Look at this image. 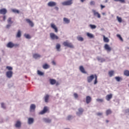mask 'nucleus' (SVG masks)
I'll return each instance as SVG.
<instances>
[{
    "mask_svg": "<svg viewBox=\"0 0 129 129\" xmlns=\"http://www.w3.org/2000/svg\"><path fill=\"white\" fill-rule=\"evenodd\" d=\"M77 39L78 40V41H81V42H82V41H83L84 40L82 37H80V36H78L77 37Z\"/></svg>",
    "mask_w": 129,
    "mask_h": 129,
    "instance_id": "41",
    "label": "nucleus"
},
{
    "mask_svg": "<svg viewBox=\"0 0 129 129\" xmlns=\"http://www.w3.org/2000/svg\"><path fill=\"white\" fill-rule=\"evenodd\" d=\"M119 3H121V4H124L125 3V1L124 0H119Z\"/></svg>",
    "mask_w": 129,
    "mask_h": 129,
    "instance_id": "49",
    "label": "nucleus"
},
{
    "mask_svg": "<svg viewBox=\"0 0 129 129\" xmlns=\"http://www.w3.org/2000/svg\"><path fill=\"white\" fill-rule=\"evenodd\" d=\"M108 74L110 77H112V76H113V74H114V71H110L108 72Z\"/></svg>",
    "mask_w": 129,
    "mask_h": 129,
    "instance_id": "30",
    "label": "nucleus"
},
{
    "mask_svg": "<svg viewBox=\"0 0 129 129\" xmlns=\"http://www.w3.org/2000/svg\"><path fill=\"white\" fill-rule=\"evenodd\" d=\"M17 46H19V44H15L12 42H9L7 45L8 48H14V47H17Z\"/></svg>",
    "mask_w": 129,
    "mask_h": 129,
    "instance_id": "5",
    "label": "nucleus"
},
{
    "mask_svg": "<svg viewBox=\"0 0 129 129\" xmlns=\"http://www.w3.org/2000/svg\"><path fill=\"white\" fill-rule=\"evenodd\" d=\"M103 41L105 43H108L109 42V39L108 38L106 37L105 36L103 35Z\"/></svg>",
    "mask_w": 129,
    "mask_h": 129,
    "instance_id": "25",
    "label": "nucleus"
},
{
    "mask_svg": "<svg viewBox=\"0 0 129 129\" xmlns=\"http://www.w3.org/2000/svg\"><path fill=\"white\" fill-rule=\"evenodd\" d=\"M74 96L75 98H78V94H77V93H74Z\"/></svg>",
    "mask_w": 129,
    "mask_h": 129,
    "instance_id": "48",
    "label": "nucleus"
},
{
    "mask_svg": "<svg viewBox=\"0 0 129 129\" xmlns=\"http://www.w3.org/2000/svg\"><path fill=\"white\" fill-rule=\"evenodd\" d=\"M7 13H8V10H7V9L5 8L0 10V15H4V16L7 14Z\"/></svg>",
    "mask_w": 129,
    "mask_h": 129,
    "instance_id": "11",
    "label": "nucleus"
},
{
    "mask_svg": "<svg viewBox=\"0 0 129 129\" xmlns=\"http://www.w3.org/2000/svg\"><path fill=\"white\" fill-rule=\"evenodd\" d=\"M12 12L15 14H20V11L16 9H12Z\"/></svg>",
    "mask_w": 129,
    "mask_h": 129,
    "instance_id": "35",
    "label": "nucleus"
},
{
    "mask_svg": "<svg viewBox=\"0 0 129 129\" xmlns=\"http://www.w3.org/2000/svg\"><path fill=\"white\" fill-rule=\"evenodd\" d=\"M104 49H106L107 52H110V51H111V47L107 44H105Z\"/></svg>",
    "mask_w": 129,
    "mask_h": 129,
    "instance_id": "12",
    "label": "nucleus"
},
{
    "mask_svg": "<svg viewBox=\"0 0 129 129\" xmlns=\"http://www.w3.org/2000/svg\"><path fill=\"white\" fill-rule=\"evenodd\" d=\"M0 60H1V58H0Z\"/></svg>",
    "mask_w": 129,
    "mask_h": 129,
    "instance_id": "61",
    "label": "nucleus"
},
{
    "mask_svg": "<svg viewBox=\"0 0 129 129\" xmlns=\"http://www.w3.org/2000/svg\"><path fill=\"white\" fill-rule=\"evenodd\" d=\"M43 120L45 122H47V123H50V122H51V119L49 118H43Z\"/></svg>",
    "mask_w": 129,
    "mask_h": 129,
    "instance_id": "29",
    "label": "nucleus"
},
{
    "mask_svg": "<svg viewBox=\"0 0 129 129\" xmlns=\"http://www.w3.org/2000/svg\"><path fill=\"white\" fill-rule=\"evenodd\" d=\"M97 115H98L99 116L100 115H102V113H101V112L97 113Z\"/></svg>",
    "mask_w": 129,
    "mask_h": 129,
    "instance_id": "50",
    "label": "nucleus"
},
{
    "mask_svg": "<svg viewBox=\"0 0 129 129\" xmlns=\"http://www.w3.org/2000/svg\"><path fill=\"white\" fill-rule=\"evenodd\" d=\"M22 126V122L20 120H17L15 123V127L17 128H20Z\"/></svg>",
    "mask_w": 129,
    "mask_h": 129,
    "instance_id": "10",
    "label": "nucleus"
},
{
    "mask_svg": "<svg viewBox=\"0 0 129 129\" xmlns=\"http://www.w3.org/2000/svg\"><path fill=\"white\" fill-rule=\"evenodd\" d=\"M33 57L34 59H38V58H40L41 57V55L38 53H35L33 54Z\"/></svg>",
    "mask_w": 129,
    "mask_h": 129,
    "instance_id": "22",
    "label": "nucleus"
},
{
    "mask_svg": "<svg viewBox=\"0 0 129 129\" xmlns=\"http://www.w3.org/2000/svg\"><path fill=\"white\" fill-rule=\"evenodd\" d=\"M57 5V3L56 2H50L48 3L47 6L48 7H55Z\"/></svg>",
    "mask_w": 129,
    "mask_h": 129,
    "instance_id": "14",
    "label": "nucleus"
},
{
    "mask_svg": "<svg viewBox=\"0 0 129 129\" xmlns=\"http://www.w3.org/2000/svg\"><path fill=\"white\" fill-rule=\"evenodd\" d=\"M112 98V94H111L107 95L106 96V99L108 101H109L110 100V99H111Z\"/></svg>",
    "mask_w": 129,
    "mask_h": 129,
    "instance_id": "18",
    "label": "nucleus"
},
{
    "mask_svg": "<svg viewBox=\"0 0 129 129\" xmlns=\"http://www.w3.org/2000/svg\"><path fill=\"white\" fill-rule=\"evenodd\" d=\"M92 12L93 13L94 16H95V17H97V18H98L99 19L100 18V14H99L98 12H97L96 11L94 10H92Z\"/></svg>",
    "mask_w": 129,
    "mask_h": 129,
    "instance_id": "13",
    "label": "nucleus"
},
{
    "mask_svg": "<svg viewBox=\"0 0 129 129\" xmlns=\"http://www.w3.org/2000/svg\"><path fill=\"white\" fill-rule=\"evenodd\" d=\"M116 36H117V38H118L119 39V40L121 41V42H123V39H122V37H121L120 35L117 34Z\"/></svg>",
    "mask_w": 129,
    "mask_h": 129,
    "instance_id": "36",
    "label": "nucleus"
},
{
    "mask_svg": "<svg viewBox=\"0 0 129 129\" xmlns=\"http://www.w3.org/2000/svg\"><path fill=\"white\" fill-rule=\"evenodd\" d=\"M7 22L8 23V24H13V21H12V18H9Z\"/></svg>",
    "mask_w": 129,
    "mask_h": 129,
    "instance_id": "37",
    "label": "nucleus"
},
{
    "mask_svg": "<svg viewBox=\"0 0 129 129\" xmlns=\"http://www.w3.org/2000/svg\"><path fill=\"white\" fill-rule=\"evenodd\" d=\"M112 113V111L110 109H109L106 111V115H109V114H111Z\"/></svg>",
    "mask_w": 129,
    "mask_h": 129,
    "instance_id": "28",
    "label": "nucleus"
},
{
    "mask_svg": "<svg viewBox=\"0 0 129 129\" xmlns=\"http://www.w3.org/2000/svg\"><path fill=\"white\" fill-rule=\"evenodd\" d=\"M114 2H119V0H114Z\"/></svg>",
    "mask_w": 129,
    "mask_h": 129,
    "instance_id": "59",
    "label": "nucleus"
},
{
    "mask_svg": "<svg viewBox=\"0 0 129 129\" xmlns=\"http://www.w3.org/2000/svg\"><path fill=\"white\" fill-rule=\"evenodd\" d=\"M42 67L43 69H49V68H50V66L47 63H45L43 65Z\"/></svg>",
    "mask_w": 129,
    "mask_h": 129,
    "instance_id": "26",
    "label": "nucleus"
},
{
    "mask_svg": "<svg viewBox=\"0 0 129 129\" xmlns=\"http://www.w3.org/2000/svg\"><path fill=\"white\" fill-rule=\"evenodd\" d=\"M108 1L107 0H105V3H107Z\"/></svg>",
    "mask_w": 129,
    "mask_h": 129,
    "instance_id": "60",
    "label": "nucleus"
},
{
    "mask_svg": "<svg viewBox=\"0 0 129 129\" xmlns=\"http://www.w3.org/2000/svg\"><path fill=\"white\" fill-rule=\"evenodd\" d=\"M117 20L118 21V22H119V23H121V22H122V20L121 19V18L117 16Z\"/></svg>",
    "mask_w": 129,
    "mask_h": 129,
    "instance_id": "38",
    "label": "nucleus"
},
{
    "mask_svg": "<svg viewBox=\"0 0 129 129\" xmlns=\"http://www.w3.org/2000/svg\"><path fill=\"white\" fill-rule=\"evenodd\" d=\"M50 37L51 40H58L59 39V37L56 35V34H55L54 33H50Z\"/></svg>",
    "mask_w": 129,
    "mask_h": 129,
    "instance_id": "4",
    "label": "nucleus"
},
{
    "mask_svg": "<svg viewBox=\"0 0 129 129\" xmlns=\"http://www.w3.org/2000/svg\"><path fill=\"white\" fill-rule=\"evenodd\" d=\"M61 48V45L60 44L57 43L56 45V49L57 50V51H60V48Z\"/></svg>",
    "mask_w": 129,
    "mask_h": 129,
    "instance_id": "33",
    "label": "nucleus"
},
{
    "mask_svg": "<svg viewBox=\"0 0 129 129\" xmlns=\"http://www.w3.org/2000/svg\"><path fill=\"white\" fill-rule=\"evenodd\" d=\"M78 110L79 111L77 112V115H80V114H82L84 111V110L82 108H79Z\"/></svg>",
    "mask_w": 129,
    "mask_h": 129,
    "instance_id": "16",
    "label": "nucleus"
},
{
    "mask_svg": "<svg viewBox=\"0 0 129 129\" xmlns=\"http://www.w3.org/2000/svg\"><path fill=\"white\" fill-rule=\"evenodd\" d=\"M25 37L26 38V39H31V36H30L29 34L25 35Z\"/></svg>",
    "mask_w": 129,
    "mask_h": 129,
    "instance_id": "44",
    "label": "nucleus"
},
{
    "mask_svg": "<svg viewBox=\"0 0 129 129\" xmlns=\"http://www.w3.org/2000/svg\"><path fill=\"white\" fill-rule=\"evenodd\" d=\"M49 82L51 85L55 84L56 86H58L59 84L58 82L56 81V80L53 79H49Z\"/></svg>",
    "mask_w": 129,
    "mask_h": 129,
    "instance_id": "3",
    "label": "nucleus"
},
{
    "mask_svg": "<svg viewBox=\"0 0 129 129\" xmlns=\"http://www.w3.org/2000/svg\"><path fill=\"white\" fill-rule=\"evenodd\" d=\"M52 64H53V65H56V62L53 60L52 61Z\"/></svg>",
    "mask_w": 129,
    "mask_h": 129,
    "instance_id": "54",
    "label": "nucleus"
},
{
    "mask_svg": "<svg viewBox=\"0 0 129 129\" xmlns=\"http://www.w3.org/2000/svg\"><path fill=\"white\" fill-rule=\"evenodd\" d=\"M37 73H38V75H40L41 76H42V75H44V73H43L40 71H38Z\"/></svg>",
    "mask_w": 129,
    "mask_h": 129,
    "instance_id": "42",
    "label": "nucleus"
},
{
    "mask_svg": "<svg viewBox=\"0 0 129 129\" xmlns=\"http://www.w3.org/2000/svg\"><path fill=\"white\" fill-rule=\"evenodd\" d=\"M115 79L118 82H119L120 80H122V79L119 77H115Z\"/></svg>",
    "mask_w": 129,
    "mask_h": 129,
    "instance_id": "34",
    "label": "nucleus"
},
{
    "mask_svg": "<svg viewBox=\"0 0 129 129\" xmlns=\"http://www.w3.org/2000/svg\"><path fill=\"white\" fill-rule=\"evenodd\" d=\"M96 101L98 102H103V99H97Z\"/></svg>",
    "mask_w": 129,
    "mask_h": 129,
    "instance_id": "43",
    "label": "nucleus"
},
{
    "mask_svg": "<svg viewBox=\"0 0 129 129\" xmlns=\"http://www.w3.org/2000/svg\"><path fill=\"white\" fill-rule=\"evenodd\" d=\"M100 7H101V10H102V9H104V8H105V6H103L102 5H101Z\"/></svg>",
    "mask_w": 129,
    "mask_h": 129,
    "instance_id": "51",
    "label": "nucleus"
},
{
    "mask_svg": "<svg viewBox=\"0 0 129 129\" xmlns=\"http://www.w3.org/2000/svg\"><path fill=\"white\" fill-rule=\"evenodd\" d=\"M49 95H46V96L44 97V100L45 102H48L49 101Z\"/></svg>",
    "mask_w": 129,
    "mask_h": 129,
    "instance_id": "31",
    "label": "nucleus"
},
{
    "mask_svg": "<svg viewBox=\"0 0 129 129\" xmlns=\"http://www.w3.org/2000/svg\"><path fill=\"white\" fill-rule=\"evenodd\" d=\"M36 109V105L35 104H31L30 106V111H35Z\"/></svg>",
    "mask_w": 129,
    "mask_h": 129,
    "instance_id": "19",
    "label": "nucleus"
},
{
    "mask_svg": "<svg viewBox=\"0 0 129 129\" xmlns=\"http://www.w3.org/2000/svg\"><path fill=\"white\" fill-rule=\"evenodd\" d=\"M91 102V97L89 96H87L86 97V103L88 104L89 103H90Z\"/></svg>",
    "mask_w": 129,
    "mask_h": 129,
    "instance_id": "20",
    "label": "nucleus"
},
{
    "mask_svg": "<svg viewBox=\"0 0 129 129\" xmlns=\"http://www.w3.org/2000/svg\"><path fill=\"white\" fill-rule=\"evenodd\" d=\"M124 75H125V76H127L128 77L129 76V71L128 70H125L124 71Z\"/></svg>",
    "mask_w": 129,
    "mask_h": 129,
    "instance_id": "32",
    "label": "nucleus"
},
{
    "mask_svg": "<svg viewBox=\"0 0 129 129\" xmlns=\"http://www.w3.org/2000/svg\"><path fill=\"white\" fill-rule=\"evenodd\" d=\"M61 4L62 6H71V5H72L73 4V2H72V0H69V1L62 2Z\"/></svg>",
    "mask_w": 129,
    "mask_h": 129,
    "instance_id": "6",
    "label": "nucleus"
},
{
    "mask_svg": "<svg viewBox=\"0 0 129 129\" xmlns=\"http://www.w3.org/2000/svg\"><path fill=\"white\" fill-rule=\"evenodd\" d=\"M26 22H27V23H28L31 27H34V23H33V22H32V21H31L29 19H26Z\"/></svg>",
    "mask_w": 129,
    "mask_h": 129,
    "instance_id": "17",
    "label": "nucleus"
},
{
    "mask_svg": "<svg viewBox=\"0 0 129 129\" xmlns=\"http://www.w3.org/2000/svg\"><path fill=\"white\" fill-rule=\"evenodd\" d=\"M1 106L3 108H6V106L4 103H1Z\"/></svg>",
    "mask_w": 129,
    "mask_h": 129,
    "instance_id": "47",
    "label": "nucleus"
},
{
    "mask_svg": "<svg viewBox=\"0 0 129 129\" xmlns=\"http://www.w3.org/2000/svg\"><path fill=\"white\" fill-rule=\"evenodd\" d=\"M6 15L3 16V21H6Z\"/></svg>",
    "mask_w": 129,
    "mask_h": 129,
    "instance_id": "52",
    "label": "nucleus"
},
{
    "mask_svg": "<svg viewBox=\"0 0 129 129\" xmlns=\"http://www.w3.org/2000/svg\"><path fill=\"white\" fill-rule=\"evenodd\" d=\"M106 122H107V123L109 122V121L108 120H106Z\"/></svg>",
    "mask_w": 129,
    "mask_h": 129,
    "instance_id": "57",
    "label": "nucleus"
},
{
    "mask_svg": "<svg viewBox=\"0 0 129 129\" xmlns=\"http://www.w3.org/2000/svg\"><path fill=\"white\" fill-rule=\"evenodd\" d=\"M82 3H84L85 2V0H80Z\"/></svg>",
    "mask_w": 129,
    "mask_h": 129,
    "instance_id": "56",
    "label": "nucleus"
},
{
    "mask_svg": "<svg viewBox=\"0 0 129 129\" xmlns=\"http://www.w3.org/2000/svg\"><path fill=\"white\" fill-rule=\"evenodd\" d=\"M95 78V81L94 82V84H97V75H92L89 77H87V81L88 82V83H90L91 82H92V80H93V79H94Z\"/></svg>",
    "mask_w": 129,
    "mask_h": 129,
    "instance_id": "1",
    "label": "nucleus"
},
{
    "mask_svg": "<svg viewBox=\"0 0 129 129\" xmlns=\"http://www.w3.org/2000/svg\"><path fill=\"white\" fill-rule=\"evenodd\" d=\"M129 112V109L126 110V112Z\"/></svg>",
    "mask_w": 129,
    "mask_h": 129,
    "instance_id": "58",
    "label": "nucleus"
},
{
    "mask_svg": "<svg viewBox=\"0 0 129 129\" xmlns=\"http://www.w3.org/2000/svg\"><path fill=\"white\" fill-rule=\"evenodd\" d=\"M72 118V116L71 115H69L67 118V120H70Z\"/></svg>",
    "mask_w": 129,
    "mask_h": 129,
    "instance_id": "45",
    "label": "nucleus"
},
{
    "mask_svg": "<svg viewBox=\"0 0 129 129\" xmlns=\"http://www.w3.org/2000/svg\"><path fill=\"white\" fill-rule=\"evenodd\" d=\"M22 36V32H21V30H19L17 34H16V38H21Z\"/></svg>",
    "mask_w": 129,
    "mask_h": 129,
    "instance_id": "21",
    "label": "nucleus"
},
{
    "mask_svg": "<svg viewBox=\"0 0 129 129\" xmlns=\"http://www.w3.org/2000/svg\"><path fill=\"white\" fill-rule=\"evenodd\" d=\"M87 36H88V37L90 39H93V38H94V35H93V34L90 33H87Z\"/></svg>",
    "mask_w": 129,
    "mask_h": 129,
    "instance_id": "27",
    "label": "nucleus"
},
{
    "mask_svg": "<svg viewBox=\"0 0 129 129\" xmlns=\"http://www.w3.org/2000/svg\"><path fill=\"white\" fill-rule=\"evenodd\" d=\"M63 22H64L65 24H69L70 23V20H69L67 18H64Z\"/></svg>",
    "mask_w": 129,
    "mask_h": 129,
    "instance_id": "24",
    "label": "nucleus"
},
{
    "mask_svg": "<svg viewBox=\"0 0 129 129\" xmlns=\"http://www.w3.org/2000/svg\"><path fill=\"white\" fill-rule=\"evenodd\" d=\"M50 27L51 28H52V29L54 30V31L55 33H58V28H57L55 24L54 23L50 24Z\"/></svg>",
    "mask_w": 129,
    "mask_h": 129,
    "instance_id": "9",
    "label": "nucleus"
},
{
    "mask_svg": "<svg viewBox=\"0 0 129 129\" xmlns=\"http://www.w3.org/2000/svg\"><path fill=\"white\" fill-rule=\"evenodd\" d=\"M28 122L29 124H32V123H34V118H29Z\"/></svg>",
    "mask_w": 129,
    "mask_h": 129,
    "instance_id": "23",
    "label": "nucleus"
},
{
    "mask_svg": "<svg viewBox=\"0 0 129 129\" xmlns=\"http://www.w3.org/2000/svg\"><path fill=\"white\" fill-rule=\"evenodd\" d=\"M10 27H11V25L8 24V25H7L6 28H7V29H9V28H10Z\"/></svg>",
    "mask_w": 129,
    "mask_h": 129,
    "instance_id": "53",
    "label": "nucleus"
},
{
    "mask_svg": "<svg viewBox=\"0 0 129 129\" xmlns=\"http://www.w3.org/2000/svg\"><path fill=\"white\" fill-rule=\"evenodd\" d=\"M90 27L91 29H96V26H95L94 25L90 24Z\"/></svg>",
    "mask_w": 129,
    "mask_h": 129,
    "instance_id": "40",
    "label": "nucleus"
},
{
    "mask_svg": "<svg viewBox=\"0 0 129 129\" xmlns=\"http://www.w3.org/2000/svg\"><path fill=\"white\" fill-rule=\"evenodd\" d=\"M6 69L9 70V71H12V70H13V67H10V66H7L6 67Z\"/></svg>",
    "mask_w": 129,
    "mask_h": 129,
    "instance_id": "39",
    "label": "nucleus"
},
{
    "mask_svg": "<svg viewBox=\"0 0 129 129\" xmlns=\"http://www.w3.org/2000/svg\"><path fill=\"white\" fill-rule=\"evenodd\" d=\"M48 110H49L48 107L45 106L43 108V110H42L41 111H40L39 112V114H45V113H46V112H47V111H48Z\"/></svg>",
    "mask_w": 129,
    "mask_h": 129,
    "instance_id": "8",
    "label": "nucleus"
},
{
    "mask_svg": "<svg viewBox=\"0 0 129 129\" xmlns=\"http://www.w3.org/2000/svg\"><path fill=\"white\" fill-rule=\"evenodd\" d=\"M13 74H14V73L12 71H9L6 72V76L8 78H12L13 77Z\"/></svg>",
    "mask_w": 129,
    "mask_h": 129,
    "instance_id": "7",
    "label": "nucleus"
},
{
    "mask_svg": "<svg viewBox=\"0 0 129 129\" xmlns=\"http://www.w3.org/2000/svg\"><path fill=\"white\" fill-rule=\"evenodd\" d=\"M91 6H94L95 5V2L94 1H91L90 3Z\"/></svg>",
    "mask_w": 129,
    "mask_h": 129,
    "instance_id": "46",
    "label": "nucleus"
},
{
    "mask_svg": "<svg viewBox=\"0 0 129 129\" xmlns=\"http://www.w3.org/2000/svg\"><path fill=\"white\" fill-rule=\"evenodd\" d=\"M62 44L64 47H68L69 48H74L73 44L71 42H69L68 41H66L63 42Z\"/></svg>",
    "mask_w": 129,
    "mask_h": 129,
    "instance_id": "2",
    "label": "nucleus"
},
{
    "mask_svg": "<svg viewBox=\"0 0 129 129\" xmlns=\"http://www.w3.org/2000/svg\"><path fill=\"white\" fill-rule=\"evenodd\" d=\"M54 9L56 10V11H58V10H59V8L57 7H55Z\"/></svg>",
    "mask_w": 129,
    "mask_h": 129,
    "instance_id": "55",
    "label": "nucleus"
},
{
    "mask_svg": "<svg viewBox=\"0 0 129 129\" xmlns=\"http://www.w3.org/2000/svg\"><path fill=\"white\" fill-rule=\"evenodd\" d=\"M79 69L81 72H82V73H83L84 74H86L87 73V72L85 71V69H84L83 66H80Z\"/></svg>",
    "mask_w": 129,
    "mask_h": 129,
    "instance_id": "15",
    "label": "nucleus"
}]
</instances>
